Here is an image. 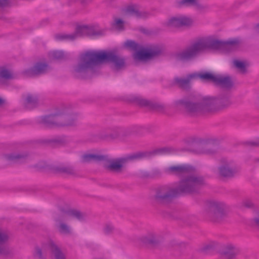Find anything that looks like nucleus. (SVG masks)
Masks as SVG:
<instances>
[{
	"label": "nucleus",
	"mask_w": 259,
	"mask_h": 259,
	"mask_svg": "<svg viewBox=\"0 0 259 259\" xmlns=\"http://www.w3.org/2000/svg\"><path fill=\"white\" fill-rule=\"evenodd\" d=\"M47 164L45 161H40L38 163L32 166V167L35 169L36 170H41L47 167Z\"/></svg>",
	"instance_id": "79ce46f5"
},
{
	"label": "nucleus",
	"mask_w": 259,
	"mask_h": 259,
	"mask_svg": "<svg viewBox=\"0 0 259 259\" xmlns=\"http://www.w3.org/2000/svg\"><path fill=\"white\" fill-rule=\"evenodd\" d=\"M204 213L210 221L220 223L227 217V206L222 202L209 201L206 204Z\"/></svg>",
	"instance_id": "423d86ee"
},
{
	"label": "nucleus",
	"mask_w": 259,
	"mask_h": 259,
	"mask_svg": "<svg viewBox=\"0 0 259 259\" xmlns=\"http://www.w3.org/2000/svg\"><path fill=\"white\" fill-rule=\"evenodd\" d=\"M28 158L26 153H10L5 154L3 160L7 165L19 164L24 162Z\"/></svg>",
	"instance_id": "2eb2a0df"
},
{
	"label": "nucleus",
	"mask_w": 259,
	"mask_h": 259,
	"mask_svg": "<svg viewBox=\"0 0 259 259\" xmlns=\"http://www.w3.org/2000/svg\"><path fill=\"white\" fill-rule=\"evenodd\" d=\"M11 0H0V7H5L9 5Z\"/></svg>",
	"instance_id": "a18cd8bd"
},
{
	"label": "nucleus",
	"mask_w": 259,
	"mask_h": 259,
	"mask_svg": "<svg viewBox=\"0 0 259 259\" xmlns=\"http://www.w3.org/2000/svg\"><path fill=\"white\" fill-rule=\"evenodd\" d=\"M65 220H69V218L76 219L79 221L85 220L87 215L85 213L75 209H69L66 210H62L61 213Z\"/></svg>",
	"instance_id": "6ab92c4d"
},
{
	"label": "nucleus",
	"mask_w": 259,
	"mask_h": 259,
	"mask_svg": "<svg viewBox=\"0 0 259 259\" xmlns=\"http://www.w3.org/2000/svg\"><path fill=\"white\" fill-rule=\"evenodd\" d=\"M239 252L238 248L232 244H229L222 251V255L226 259H233Z\"/></svg>",
	"instance_id": "4be33fe9"
},
{
	"label": "nucleus",
	"mask_w": 259,
	"mask_h": 259,
	"mask_svg": "<svg viewBox=\"0 0 259 259\" xmlns=\"http://www.w3.org/2000/svg\"><path fill=\"white\" fill-rule=\"evenodd\" d=\"M88 26H79L76 27L75 32L73 33V34H75V38L78 36H88Z\"/></svg>",
	"instance_id": "473e14b6"
},
{
	"label": "nucleus",
	"mask_w": 259,
	"mask_h": 259,
	"mask_svg": "<svg viewBox=\"0 0 259 259\" xmlns=\"http://www.w3.org/2000/svg\"><path fill=\"white\" fill-rule=\"evenodd\" d=\"M64 216L60 213L55 218L56 227L58 232L63 235H69L72 234V229L71 227L64 221H67L65 220Z\"/></svg>",
	"instance_id": "a211bd4d"
},
{
	"label": "nucleus",
	"mask_w": 259,
	"mask_h": 259,
	"mask_svg": "<svg viewBox=\"0 0 259 259\" xmlns=\"http://www.w3.org/2000/svg\"><path fill=\"white\" fill-rule=\"evenodd\" d=\"M240 44L238 38H234L223 41L211 37L197 39L183 51L175 55L177 61L188 62L196 58L206 50H222L230 52L237 49Z\"/></svg>",
	"instance_id": "f03ea898"
},
{
	"label": "nucleus",
	"mask_w": 259,
	"mask_h": 259,
	"mask_svg": "<svg viewBox=\"0 0 259 259\" xmlns=\"http://www.w3.org/2000/svg\"><path fill=\"white\" fill-rule=\"evenodd\" d=\"M49 67L46 63L37 62L32 67L25 69L23 74L26 77H33L46 73Z\"/></svg>",
	"instance_id": "9b49d317"
},
{
	"label": "nucleus",
	"mask_w": 259,
	"mask_h": 259,
	"mask_svg": "<svg viewBox=\"0 0 259 259\" xmlns=\"http://www.w3.org/2000/svg\"><path fill=\"white\" fill-rule=\"evenodd\" d=\"M105 30L95 26H89V36H100L103 35Z\"/></svg>",
	"instance_id": "2f4dec72"
},
{
	"label": "nucleus",
	"mask_w": 259,
	"mask_h": 259,
	"mask_svg": "<svg viewBox=\"0 0 259 259\" xmlns=\"http://www.w3.org/2000/svg\"><path fill=\"white\" fill-rule=\"evenodd\" d=\"M192 151L197 154L212 155L217 152V148L216 146L211 147L209 144H197Z\"/></svg>",
	"instance_id": "412c9836"
},
{
	"label": "nucleus",
	"mask_w": 259,
	"mask_h": 259,
	"mask_svg": "<svg viewBox=\"0 0 259 259\" xmlns=\"http://www.w3.org/2000/svg\"><path fill=\"white\" fill-rule=\"evenodd\" d=\"M5 103V101L0 98V106H3Z\"/></svg>",
	"instance_id": "603ef678"
},
{
	"label": "nucleus",
	"mask_w": 259,
	"mask_h": 259,
	"mask_svg": "<svg viewBox=\"0 0 259 259\" xmlns=\"http://www.w3.org/2000/svg\"><path fill=\"white\" fill-rule=\"evenodd\" d=\"M255 160L256 162H259V158L258 159H256Z\"/></svg>",
	"instance_id": "6e6d98bb"
},
{
	"label": "nucleus",
	"mask_w": 259,
	"mask_h": 259,
	"mask_svg": "<svg viewBox=\"0 0 259 259\" xmlns=\"http://www.w3.org/2000/svg\"><path fill=\"white\" fill-rule=\"evenodd\" d=\"M255 29H256V31L258 32H259V24H257L256 26V27H255Z\"/></svg>",
	"instance_id": "864d4df0"
},
{
	"label": "nucleus",
	"mask_w": 259,
	"mask_h": 259,
	"mask_svg": "<svg viewBox=\"0 0 259 259\" xmlns=\"http://www.w3.org/2000/svg\"><path fill=\"white\" fill-rule=\"evenodd\" d=\"M247 145L251 147H256L259 146V141H251L246 143Z\"/></svg>",
	"instance_id": "49530a36"
},
{
	"label": "nucleus",
	"mask_w": 259,
	"mask_h": 259,
	"mask_svg": "<svg viewBox=\"0 0 259 259\" xmlns=\"http://www.w3.org/2000/svg\"><path fill=\"white\" fill-rule=\"evenodd\" d=\"M55 38L58 40H73L75 39V34H58Z\"/></svg>",
	"instance_id": "c9c22d12"
},
{
	"label": "nucleus",
	"mask_w": 259,
	"mask_h": 259,
	"mask_svg": "<svg viewBox=\"0 0 259 259\" xmlns=\"http://www.w3.org/2000/svg\"><path fill=\"white\" fill-rule=\"evenodd\" d=\"M254 222L256 226L259 228V214L254 219Z\"/></svg>",
	"instance_id": "3c124183"
},
{
	"label": "nucleus",
	"mask_w": 259,
	"mask_h": 259,
	"mask_svg": "<svg viewBox=\"0 0 259 259\" xmlns=\"http://www.w3.org/2000/svg\"><path fill=\"white\" fill-rule=\"evenodd\" d=\"M34 256L37 259H45L46 258L45 253L43 252L42 249L38 247L35 248Z\"/></svg>",
	"instance_id": "ea45409f"
},
{
	"label": "nucleus",
	"mask_w": 259,
	"mask_h": 259,
	"mask_svg": "<svg viewBox=\"0 0 259 259\" xmlns=\"http://www.w3.org/2000/svg\"><path fill=\"white\" fill-rule=\"evenodd\" d=\"M0 78L10 79L13 78V75L9 70L3 67L0 68Z\"/></svg>",
	"instance_id": "4c0bfd02"
},
{
	"label": "nucleus",
	"mask_w": 259,
	"mask_h": 259,
	"mask_svg": "<svg viewBox=\"0 0 259 259\" xmlns=\"http://www.w3.org/2000/svg\"><path fill=\"white\" fill-rule=\"evenodd\" d=\"M53 170L57 173L64 174L69 175H75L76 171L73 166L69 165L61 164L54 166L53 167Z\"/></svg>",
	"instance_id": "a878e982"
},
{
	"label": "nucleus",
	"mask_w": 259,
	"mask_h": 259,
	"mask_svg": "<svg viewBox=\"0 0 259 259\" xmlns=\"http://www.w3.org/2000/svg\"><path fill=\"white\" fill-rule=\"evenodd\" d=\"M233 63L235 67L237 68L241 73H245L246 72V65L244 62L235 60L233 61Z\"/></svg>",
	"instance_id": "e433bc0d"
},
{
	"label": "nucleus",
	"mask_w": 259,
	"mask_h": 259,
	"mask_svg": "<svg viewBox=\"0 0 259 259\" xmlns=\"http://www.w3.org/2000/svg\"><path fill=\"white\" fill-rule=\"evenodd\" d=\"M141 31H142V32H143L144 33H146V29H141Z\"/></svg>",
	"instance_id": "5fc2aeb1"
},
{
	"label": "nucleus",
	"mask_w": 259,
	"mask_h": 259,
	"mask_svg": "<svg viewBox=\"0 0 259 259\" xmlns=\"http://www.w3.org/2000/svg\"><path fill=\"white\" fill-rule=\"evenodd\" d=\"M52 142L57 143L60 145H63L65 143V140L63 138H58L54 139L52 140Z\"/></svg>",
	"instance_id": "c03bdc74"
},
{
	"label": "nucleus",
	"mask_w": 259,
	"mask_h": 259,
	"mask_svg": "<svg viewBox=\"0 0 259 259\" xmlns=\"http://www.w3.org/2000/svg\"><path fill=\"white\" fill-rule=\"evenodd\" d=\"M131 101L141 107H145L158 112H163L165 110L164 105L151 102L141 96H134L131 98Z\"/></svg>",
	"instance_id": "9d476101"
},
{
	"label": "nucleus",
	"mask_w": 259,
	"mask_h": 259,
	"mask_svg": "<svg viewBox=\"0 0 259 259\" xmlns=\"http://www.w3.org/2000/svg\"><path fill=\"white\" fill-rule=\"evenodd\" d=\"M104 62L112 63L119 69L124 66L125 59L113 51H87L80 54L77 63L73 65L71 73L75 78L84 79L89 73H95L99 65Z\"/></svg>",
	"instance_id": "f257e3e1"
},
{
	"label": "nucleus",
	"mask_w": 259,
	"mask_h": 259,
	"mask_svg": "<svg viewBox=\"0 0 259 259\" xmlns=\"http://www.w3.org/2000/svg\"><path fill=\"white\" fill-rule=\"evenodd\" d=\"M195 78L196 75L192 74L188 75V76L185 78L179 77L175 78L174 79V81L180 88L187 90L190 88L191 80Z\"/></svg>",
	"instance_id": "393cba45"
},
{
	"label": "nucleus",
	"mask_w": 259,
	"mask_h": 259,
	"mask_svg": "<svg viewBox=\"0 0 259 259\" xmlns=\"http://www.w3.org/2000/svg\"><path fill=\"white\" fill-rule=\"evenodd\" d=\"M232 104L230 96L222 95L218 98H205L197 102L190 96L175 102L176 107H182L191 115L213 112L229 107Z\"/></svg>",
	"instance_id": "20e7f679"
},
{
	"label": "nucleus",
	"mask_w": 259,
	"mask_h": 259,
	"mask_svg": "<svg viewBox=\"0 0 259 259\" xmlns=\"http://www.w3.org/2000/svg\"><path fill=\"white\" fill-rule=\"evenodd\" d=\"M204 184V180L202 177L190 176L182 179L177 187L163 185L157 188L153 199L157 204H168L180 195L197 192Z\"/></svg>",
	"instance_id": "7ed1b4c3"
},
{
	"label": "nucleus",
	"mask_w": 259,
	"mask_h": 259,
	"mask_svg": "<svg viewBox=\"0 0 259 259\" xmlns=\"http://www.w3.org/2000/svg\"><path fill=\"white\" fill-rule=\"evenodd\" d=\"M151 154L148 152L139 151L133 153L125 157L110 160V163L105 165V167L110 170L111 172L121 174L123 171L124 165L129 161L141 160L150 156Z\"/></svg>",
	"instance_id": "39448f33"
},
{
	"label": "nucleus",
	"mask_w": 259,
	"mask_h": 259,
	"mask_svg": "<svg viewBox=\"0 0 259 259\" xmlns=\"http://www.w3.org/2000/svg\"><path fill=\"white\" fill-rule=\"evenodd\" d=\"M193 216L192 215H187L186 217H184L183 218V221H184L187 224H190V222L192 220Z\"/></svg>",
	"instance_id": "de8ad7c7"
},
{
	"label": "nucleus",
	"mask_w": 259,
	"mask_h": 259,
	"mask_svg": "<svg viewBox=\"0 0 259 259\" xmlns=\"http://www.w3.org/2000/svg\"><path fill=\"white\" fill-rule=\"evenodd\" d=\"M234 81L231 76L218 75L215 86L226 91H230L234 88Z\"/></svg>",
	"instance_id": "f3484780"
},
{
	"label": "nucleus",
	"mask_w": 259,
	"mask_h": 259,
	"mask_svg": "<svg viewBox=\"0 0 259 259\" xmlns=\"http://www.w3.org/2000/svg\"><path fill=\"white\" fill-rule=\"evenodd\" d=\"M58 112L53 114H51L48 116L42 117V122L48 126H58V121L56 120V117L58 115Z\"/></svg>",
	"instance_id": "c85d7f7f"
},
{
	"label": "nucleus",
	"mask_w": 259,
	"mask_h": 259,
	"mask_svg": "<svg viewBox=\"0 0 259 259\" xmlns=\"http://www.w3.org/2000/svg\"><path fill=\"white\" fill-rule=\"evenodd\" d=\"M195 74L196 75V78H199L203 81L211 82L215 85L218 75H214L208 72H202Z\"/></svg>",
	"instance_id": "cd10ccee"
},
{
	"label": "nucleus",
	"mask_w": 259,
	"mask_h": 259,
	"mask_svg": "<svg viewBox=\"0 0 259 259\" xmlns=\"http://www.w3.org/2000/svg\"><path fill=\"white\" fill-rule=\"evenodd\" d=\"M8 239V233L0 229V255H7L10 253L9 247L6 244Z\"/></svg>",
	"instance_id": "5701e85b"
},
{
	"label": "nucleus",
	"mask_w": 259,
	"mask_h": 259,
	"mask_svg": "<svg viewBox=\"0 0 259 259\" xmlns=\"http://www.w3.org/2000/svg\"><path fill=\"white\" fill-rule=\"evenodd\" d=\"M47 246L54 256L55 259H66L65 254L54 242L52 240L49 241Z\"/></svg>",
	"instance_id": "bb28decb"
},
{
	"label": "nucleus",
	"mask_w": 259,
	"mask_h": 259,
	"mask_svg": "<svg viewBox=\"0 0 259 259\" xmlns=\"http://www.w3.org/2000/svg\"><path fill=\"white\" fill-rule=\"evenodd\" d=\"M125 12L138 19H145L150 15L148 12L141 10L140 7L137 5L128 6L125 9Z\"/></svg>",
	"instance_id": "aec40b11"
},
{
	"label": "nucleus",
	"mask_w": 259,
	"mask_h": 259,
	"mask_svg": "<svg viewBox=\"0 0 259 259\" xmlns=\"http://www.w3.org/2000/svg\"><path fill=\"white\" fill-rule=\"evenodd\" d=\"M240 168L231 160L223 159L218 168V176L220 178L230 179L235 177L239 172Z\"/></svg>",
	"instance_id": "0eeeda50"
},
{
	"label": "nucleus",
	"mask_w": 259,
	"mask_h": 259,
	"mask_svg": "<svg viewBox=\"0 0 259 259\" xmlns=\"http://www.w3.org/2000/svg\"><path fill=\"white\" fill-rule=\"evenodd\" d=\"M38 104V98L36 96L29 94L25 99V105L27 108H32Z\"/></svg>",
	"instance_id": "7c9ffc66"
},
{
	"label": "nucleus",
	"mask_w": 259,
	"mask_h": 259,
	"mask_svg": "<svg viewBox=\"0 0 259 259\" xmlns=\"http://www.w3.org/2000/svg\"><path fill=\"white\" fill-rule=\"evenodd\" d=\"M56 120L60 127L75 125L77 121V115L72 112H59Z\"/></svg>",
	"instance_id": "1a4fd4ad"
},
{
	"label": "nucleus",
	"mask_w": 259,
	"mask_h": 259,
	"mask_svg": "<svg viewBox=\"0 0 259 259\" xmlns=\"http://www.w3.org/2000/svg\"><path fill=\"white\" fill-rule=\"evenodd\" d=\"M156 234L157 233L153 231L148 232L146 235L141 238V241L144 243L155 246L159 242Z\"/></svg>",
	"instance_id": "b1692460"
},
{
	"label": "nucleus",
	"mask_w": 259,
	"mask_h": 259,
	"mask_svg": "<svg viewBox=\"0 0 259 259\" xmlns=\"http://www.w3.org/2000/svg\"><path fill=\"white\" fill-rule=\"evenodd\" d=\"M193 24V20L188 17L181 16L173 17L170 18L166 23V25L170 27H181L190 26Z\"/></svg>",
	"instance_id": "4468645a"
},
{
	"label": "nucleus",
	"mask_w": 259,
	"mask_h": 259,
	"mask_svg": "<svg viewBox=\"0 0 259 259\" xmlns=\"http://www.w3.org/2000/svg\"><path fill=\"white\" fill-rule=\"evenodd\" d=\"M81 161L84 163L104 161L103 164V167L105 170L111 172V171L107 169L105 167V165L109 164L110 163L109 161L113 160V159L109 158L107 155H102L91 153L84 154L81 155Z\"/></svg>",
	"instance_id": "f8f14e48"
},
{
	"label": "nucleus",
	"mask_w": 259,
	"mask_h": 259,
	"mask_svg": "<svg viewBox=\"0 0 259 259\" xmlns=\"http://www.w3.org/2000/svg\"><path fill=\"white\" fill-rule=\"evenodd\" d=\"M120 127H108L100 131L97 136L99 139L111 141L120 139Z\"/></svg>",
	"instance_id": "ddd939ff"
},
{
	"label": "nucleus",
	"mask_w": 259,
	"mask_h": 259,
	"mask_svg": "<svg viewBox=\"0 0 259 259\" xmlns=\"http://www.w3.org/2000/svg\"><path fill=\"white\" fill-rule=\"evenodd\" d=\"M50 57L58 60H64L67 59L66 55L61 51H54L49 53Z\"/></svg>",
	"instance_id": "f704fd0d"
},
{
	"label": "nucleus",
	"mask_w": 259,
	"mask_h": 259,
	"mask_svg": "<svg viewBox=\"0 0 259 259\" xmlns=\"http://www.w3.org/2000/svg\"><path fill=\"white\" fill-rule=\"evenodd\" d=\"M243 205L247 208H252L254 206V204L250 200H246L244 201Z\"/></svg>",
	"instance_id": "09e8293b"
},
{
	"label": "nucleus",
	"mask_w": 259,
	"mask_h": 259,
	"mask_svg": "<svg viewBox=\"0 0 259 259\" xmlns=\"http://www.w3.org/2000/svg\"><path fill=\"white\" fill-rule=\"evenodd\" d=\"M178 5L181 6H197L198 3L197 0H182L178 2Z\"/></svg>",
	"instance_id": "a19ab883"
},
{
	"label": "nucleus",
	"mask_w": 259,
	"mask_h": 259,
	"mask_svg": "<svg viewBox=\"0 0 259 259\" xmlns=\"http://www.w3.org/2000/svg\"><path fill=\"white\" fill-rule=\"evenodd\" d=\"M196 169L194 167L188 164L172 165L165 167L163 172L167 175L182 176L187 175L186 177L190 176H198L195 174ZM186 178V177H185ZM185 178V177H184ZM184 179V178H183Z\"/></svg>",
	"instance_id": "6e6552de"
},
{
	"label": "nucleus",
	"mask_w": 259,
	"mask_h": 259,
	"mask_svg": "<svg viewBox=\"0 0 259 259\" xmlns=\"http://www.w3.org/2000/svg\"><path fill=\"white\" fill-rule=\"evenodd\" d=\"M161 54L160 49L156 48L147 51H137L134 55L135 60H143L159 56Z\"/></svg>",
	"instance_id": "dca6fc26"
},
{
	"label": "nucleus",
	"mask_w": 259,
	"mask_h": 259,
	"mask_svg": "<svg viewBox=\"0 0 259 259\" xmlns=\"http://www.w3.org/2000/svg\"><path fill=\"white\" fill-rule=\"evenodd\" d=\"M167 151V150L166 148H161V149L156 150L155 151H154V153L155 154L163 153H165Z\"/></svg>",
	"instance_id": "8fccbe9b"
},
{
	"label": "nucleus",
	"mask_w": 259,
	"mask_h": 259,
	"mask_svg": "<svg viewBox=\"0 0 259 259\" xmlns=\"http://www.w3.org/2000/svg\"><path fill=\"white\" fill-rule=\"evenodd\" d=\"M139 128L137 126L131 127L127 128L120 127V139H123L130 136L138 134Z\"/></svg>",
	"instance_id": "c756f323"
},
{
	"label": "nucleus",
	"mask_w": 259,
	"mask_h": 259,
	"mask_svg": "<svg viewBox=\"0 0 259 259\" xmlns=\"http://www.w3.org/2000/svg\"><path fill=\"white\" fill-rule=\"evenodd\" d=\"M123 23L122 20L116 18L114 20L113 25L118 29H122L123 28Z\"/></svg>",
	"instance_id": "37998d69"
},
{
	"label": "nucleus",
	"mask_w": 259,
	"mask_h": 259,
	"mask_svg": "<svg viewBox=\"0 0 259 259\" xmlns=\"http://www.w3.org/2000/svg\"><path fill=\"white\" fill-rule=\"evenodd\" d=\"M124 47L127 49L137 51L141 49V47L136 42L132 40H127L124 43Z\"/></svg>",
	"instance_id": "72a5a7b5"
},
{
	"label": "nucleus",
	"mask_w": 259,
	"mask_h": 259,
	"mask_svg": "<svg viewBox=\"0 0 259 259\" xmlns=\"http://www.w3.org/2000/svg\"><path fill=\"white\" fill-rule=\"evenodd\" d=\"M115 230L114 226L110 223L106 224L103 228V232L105 235H110L112 234Z\"/></svg>",
	"instance_id": "58836bf2"
}]
</instances>
